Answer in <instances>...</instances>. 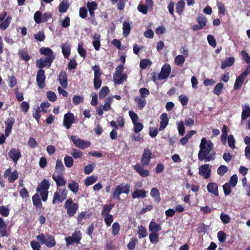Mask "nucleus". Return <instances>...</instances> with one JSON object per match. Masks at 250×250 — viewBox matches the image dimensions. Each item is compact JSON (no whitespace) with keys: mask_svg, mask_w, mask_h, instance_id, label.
Returning a JSON list of instances; mask_svg holds the SVG:
<instances>
[{"mask_svg":"<svg viewBox=\"0 0 250 250\" xmlns=\"http://www.w3.org/2000/svg\"><path fill=\"white\" fill-rule=\"evenodd\" d=\"M200 150L198 154L199 160L205 162H209L215 158V152L213 151V144L210 140L203 138L199 146Z\"/></svg>","mask_w":250,"mask_h":250,"instance_id":"f257e3e1","label":"nucleus"},{"mask_svg":"<svg viewBox=\"0 0 250 250\" xmlns=\"http://www.w3.org/2000/svg\"><path fill=\"white\" fill-rule=\"evenodd\" d=\"M50 184L48 180L44 179L39 185L37 191L39 192L42 197L43 201H46L48 197V189L49 188Z\"/></svg>","mask_w":250,"mask_h":250,"instance_id":"f03ea898","label":"nucleus"},{"mask_svg":"<svg viewBox=\"0 0 250 250\" xmlns=\"http://www.w3.org/2000/svg\"><path fill=\"white\" fill-rule=\"evenodd\" d=\"M36 239L45 245L47 247L52 248L56 245V242L54 237L49 234L42 233L36 236Z\"/></svg>","mask_w":250,"mask_h":250,"instance_id":"7ed1b4c3","label":"nucleus"},{"mask_svg":"<svg viewBox=\"0 0 250 250\" xmlns=\"http://www.w3.org/2000/svg\"><path fill=\"white\" fill-rule=\"evenodd\" d=\"M130 186L128 184H121L119 185H117L113 192V198L120 200V195L122 193L128 194Z\"/></svg>","mask_w":250,"mask_h":250,"instance_id":"20e7f679","label":"nucleus"},{"mask_svg":"<svg viewBox=\"0 0 250 250\" xmlns=\"http://www.w3.org/2000/svg\"><path fill=\"white\" fill-rule=\"evenodd\" d=\"M68 191L65 188H60L56 191L53 196L52 203L55 204L56 202H62L66 198Z\"/></svg>","mask_w":250,"mask_h":250,"instance_id":"39448f33","label":"nucleus"},{"mask_svg":"<svg viewBox=\"0 0 250 250\" xmlns=\"http://www.w3.org/2000/svg\"><path fill=\"white\" fill-rule=\"evenodd\" d=\"M52 17V14L49 12H47L42 15L40 11H37L34 16V19L37 23H41L47 21Z\"/></svg>","mask_w":250,"mask_h":250,"instance_id":"423d86ee","label":"nucleus"},{"mask_svg":"<svg viewBox=\"0 0 250 250\" xmlns=\"http://www.w3.org/2000/svg\"><path fill=\"white\" fill-rule=\"evenodd\" d=\"M92 69L94 72V86L95 89H98L101 87L102 84V73L98 66H93Z\"/></svg>","mask_w":250,"mask_h":250,"instance_id":"0eeeda50","label":"nucleus"},{"mask_svg":"<svg viewBox=\"0 0 250 250\" xmlns=\"http://www.w3.org/2000/svg\"><path fill=\"white\" fill-rule=\"evenodd\" d=\"M64 207L67 209V213L70 216H73L76 212L78 207L76 203H73L72 199H69L65 203Z\"/></svg>","mask_w":250,"mask_h":250,"instance_id":"6e6552de","label":"nucleus"},{"mask_svg":"<svg viewBox=\"0 0 250 250\" xmlns=\"http://www.w3.org/2000/svg\"><path fill=\"white\" fill-rule=\"evenodd\" d=\"M82 239V233L80 230H76L72 236L66 237L65 240L67 246L71 245L73 243L78 244Z\"/></svg>","mask_w":250,"mask_h":250,"instance_id":"1a4fd4ad","label":"nucleus"},{"mask_svg":"<svg viewBox=\"0 0 250 250\" xmlns=\"http://www.w3.org/2000/svg\"><path fill=\"white\" fill-rule=\"evenodd\" d=\"M71 139L75 146L81 149L86 148L89 147L90 145L89 142L82 140L76 136H72L71 137Z\"/></svg>","mask_w":250,"mask_h":250,"instance_id":"9d476101","label":"nucleus"},{"mask_svg":"<svg viewBox=\"0 0 250 250\" xmlns=\"http://www.w3.org/2000/svg\"><path fill=\"white\" fill-rule=\"evenodd\" d=\"M249 73H250V65L247 68L243 73L237 78L234 84V89H238L241 87L244 80Z\"/></svg>","mask_w":250,"mask_h":250,"instance_id":"9b49d317","label":"nucleus"},{"mask_svg":"<svg viewBox=\"0 0 250 250\" xmlns=\"http://www.w3.org/2000/svg\"><path fill=\"white\" fill-rule=\"evenodd\" d=\"M171 72V66L169 64L165 63L161 68L157 77L158 80H162L167 79Z\"/></svg>","mask_w":250,"mask_h":250,"instance_id":"f8f14e48","label":"nucleus"},{"mask_svg":"<svg viewBox=\"0 0 250 250\" xmlns=\"http://www.w3.org/2000/svg\"><path fill=\"white\" fill-rule=\"evenodd\" d=\"M75 120V117L73 113L68 112L63 117V125L66 129H69Z\"/></svg>","mask_w":250,"mask_h":250,"instance_id":"ddd939ff","label":"nucleus"},{"mask_svg":"<svg viewBox=\"0 0 250 250\" xmlns=\"http://www.w3.org/2000/svg\"><path fill=\"white\" fill-rule=\"evenodd\" d=\"M211 169L209 165L205 164L202 165L199 168V174L205 179H208L211 175Z\"/></svg>","mask_w":250,"mask_h":250,"instance_id":"4468645a","label":"nucleus"},{"mask_svg":"<svg viewBox=\"0 0 250 250\" xmlns=\"http://www.w3.org/2000/svg\"><path fill=\"white\" fill-rule=\"evenodd\" d=\"M45 76L44 70H39L37 74L36 81L38 86L41 89L43 88L45 86Z\"/></svg>","mask_w":250,"mask_h":250,"instance_id":"2eb2a0df","label":"nucleus"},{"mask_svg":"<svg viewBox=\"0 0 250 250\" xmlns=\"http://www.w3.org/2000/svg\"><path fill=\"white\" fill-rule=\"evenodd\" d=\"M151 155L152 153L149 149H145L144 150L141 159V163L143 166L147 165L149 163Z\"/></svg>","mask_w":250,"mask_h":250,"instance_id":"dca6fc26","label":"nucleus"},{"mask_svg":"<svg viewBox=\"0 0 250 250\" xmlns=\"http://www.w3.org/2000/svg\"><path fill=\"white\" fill-rule=\"evenodd\" d=\"M8 155L12 161L16 163H17L18 161L21 157V155L20 151L18 149L14 148L10 149L9 151Z\"/></svg>","mask_w":250,"mask_h":250,"instance_id":"f3484780","label":"nucleus"},{"mask_svg":"<svg viewBox=\"0 0 250 250\" xmlns=\"http://www.w3.org/2000/svg\"><path fill=\"white\" fill-rule=\"evenodd\" d=\"M52 178L56 182V185L58 187L64 186L66 184V180L62 174L54 173Z\"/></svg>","mask_w":250,"mask_h":250,"instance_id":"a211bd4d","label":"nucleus"},{"mask_svg":"<svg viewBox=\"0 0 250 250\" xmlns=\"http://www.w3.org/2000/svg\"><path fill=\"white\" fill-rule=\"evenodd\" d=\"M40 52L42 54L45 56V58L50 59L53 61L55 59V56L53 54V52L51 49L48 47H42L40 49Z\"/></svg>","mask_w":250,"mask_h":250,"instance_id":"6ab92c4d","label":"nucleus"},{"mask_svg":"<svg viewBox=\"0 0 250 250\" xmlns=\"http://www.w3.org/2000/svg\"><path fill=\"white\" fill-rule=\"evenodd\" d=\"M207 188L208 192L216 196H218V186L216 183L213 182L209 183L207 186Z\"/></svg>","mask_w":250,"mask_h":250,"instance_id":"aec40b11","label":"nucleus"},{"mask_svg":"<svg viewBox=\"0 0 250 250\" xmlns=\"http://www.w3.org/2000/svg\"><path fill=\"white\" fill-rule=\"evenodd\" d=\"M14 122L15 119L13 117H10L5 121L6 127L5 128V134L6 137H8L10 134L12 125Z\"/></svg>","mask_w":250,"mask_h":250,"instance_id":"412c9836","label":"nucleus"},{"mask_svg":"<svg viewBox=\"0 0 250 250\" xmlns=\"http://www.w3.org/2000/svg\"><path fill=\"white\" fill-rule=\"evenodd\" d=\"M134 169L143 177H146L149 175V172L147 170L144 169L143 167L137 164L133 167Z\"/></svg>","mask_w":250,"mask_h":250,"instance_id":"4be33fe9","label":"nucleus"},{"mask_svg":"<svg viewBox=\"0 0 250 250\" xmlns=\"http://www.w3.org/2000/svg\"><path fill=\"white\" fill-rule=\"evenodd\" d=\"M62 53L65 58H68L70 54L71 46L68 42L61 45Z\"/></svg>","mask_w":250,"mask_h":250,"instance_id":"5701e85b","label":"nucleus"},{"mask_svg":"<svg viewBox=\"0 0 250 250\" xmlns=\"http://www.w3.org/2000/svg\"><path fill=\"white\" fill-rule=\"evenodd\" d=\"M59 81L62 87L66 88L67 86V78L66 74L64 71H62L59 74Z\"/></svg>","mask_w":250,"mask_h":250,"instance_id":"b1692460","label":"nucleus"},{"mask_svg":"<svg viewBox=\"0 0 250 250\" xmlns=\"http://www.w3.org/2000/svg\"><path fill=\"white\" fill-rule=\"evenodd\" d=\"M89 14L91 17L94 16V11L97 9L98 7L97 3L95 1L88 2L86 4Z\"/></svg>","mask_w":250,"mask_h":250,"instance_id":"393cba45","label":"nucleus"},{"mask_svg":"<svg viewBox=\"0 0 250 250\" xmlns=\"http://www.w3.org/2000/svg\"><path fill=\"white\" fill-rule=\"evenodd\" d=\"M250 116V107L248 104H245L242 107V120H246Z\"/></svg>","mask_w":250,"mask_h":250,"instance_id":"a878e982","label":"nucleus"},{"mask_svg":"<svg viewBox=\"0 0 250 250\" xmlns=\"http://www.w3.org/2000/svg\"><path fill=\"white\" fill-rule=\"evenodd\" d=\"M134 101L140 109H143L146 104V100L140 96H136L134 98Z\"/></svg>","mask_w":250,"mask_h":250,"instance_id":"bb28decb","label":"nucleus"},{"mask_svg":"<svg viewBox=\"0 0 250 250\" xmlns=\"http://www.w3.org/2000/svg\"><path fill=\"white\" fill-rule=\"evenodd\" d=\"M68 187L74 194H76L80 188L78 183L74 180H71L70 181V182L68 184Z\"/></svg>","mask_w":250,"mask_h":250,"instance_id":"cd10ccee","label":"nucleus"},{"mask_svg":"<svg viewBox=\"0 0 250 250\" xmlns=\"http://www.w3.org/2000/svg\"><path fill=\"white\" fill-rule=\"evenodd\" d=\"M52 61V60L45 58L44 59H40L37 61V65L39 68H42L45 67L48 64L50 65Z\"/></svg>","mask_w":250,"mask_h":250,"instance_id":"c85d7f7f","label":"nucleus"},{"mask_svg":"<svg viewBox=\"0 0 250 250\" xmlns=\"http://www.w3.org/2000/svg\"><path fill=\"white\" fill-rule=\"evenodd\" d=\"M69 3L67 0H62L59 6V11L61 13L66 12L69 8Z\"/></svg>","mask_w":250,"mask_h":250,"instance_id":"c756f323","label":"nucleus"},{"mask_svg":"<svg viewBox=\"0 0 250 250\" xmlns=\"http://www.w3.org/2000/svg\"><path fill=\"white\" fill-rule=\"evenodd\" d=\"M150 195L154 198L156 202L159 203L161 200L160 192L158 189L155 188L151 189L150 193Z\"/></svg>","mask_w":250,"mask_h":250,"instance_id":"7c9ffc66","label":"nucleus"},{"mask_svg":"<svg viewBox=\"0 0 250 250\" xmlns=\"http://www.w3.org/2000/svg\"><path fill=\"white\" fill-rule=\"evenodd\" d=\"M132 198H145L146 196V192L145 190L143 189H136L132 193Z\"/></svg>","mask_w":250,"mask_h":250,"instance_id":"2f4dec72","label":"nucleus"},{"mask_svg":"<svg viewBox=\"0 0 250 250\" xmlns=\"http://www.w3.org/2000/svg\"><path fill=\"white\" fill-rule=\"evenodd\" d=\"M64 170V167L61 160L58 159L56 161L55 167V172L54 173L61 174Z\"/></svg>","mask_w":250,"mask_h":250,"instance_id":"473e14b6","label":"nucleus"},{"mask_svg":"<svg viewBox=\"0 0 250 250\" xmlns=\"http://www.w3.org/2000/svg\"><path fill=\"white\" fill-rule=\"evenodd\" d=\"M234 62V59L233 57H230L229 58H228L222 62V63L221 65V67L222 69H224L227 67L231 66Z\"/></svg>","mask_w":250,"mask_h":250,"instance_id":"72a5a7b5","label":"nucleus"},{"mask_svg":"<svg viewBox=\"0 0 250 250\" xmlns=\"http://www.w3.org/2000/svg\"><path fill=\"white\" fill-rule=\"evenodd\" d=\"M131 29V25L130 24L126 21H124L123 22V35L124 37H127Z\"/></svg>","mask_w":250,"mask_h":250,"instance_id":"f704fd0d","label":"nucleus"},{"mask_svg":"<svg viewBox=\"0 0 250 250\" xmlns=\"http://www.w3.org/2000/svg\"><path fill=\"white\" fill-rule=\"evenodd\" d=\"M32 201L33 205L38 208L42 207V204L41 202L39 195L38 193L35 194L32 197Z\"/></svg>","mask_w":250,"mask_h":250,"instance_id":"c9c22d12","label":"nucleus"},{"mask_svg":"<svg viewBox=\"0 0 250 250\" xmlns=\"http://www.w3.org/2000/svg\"><path fill=\"white\" fill-rule=\"evenodd\" d=\"M149 230L152 232H156L161 229L160 225L156 224L155 222L151 221L149 225Z\"/></svg>","mask_w":250,"mask_h":250,"instance_id":"e433bc0d","label":"nucleus"},{"mask_svg":"<svg viewBox=\"0 0 250 250\" xmlns=\"http://www.w3.org/2000/svg\"><path fill=\"white\" fill-rule=\"evenodd\" d=\"M113 101V97H108L105 100L104 104L102 106L105 111H109L111 109V104Z\"/></svg>","mask_w":250,"mask_h":250,"instance_id":"4c0bfd02","label":"nucleus"},{"mask_svg":"<svg viewBox=\"0 0 250 250\" xmlns=\"http://www.w3.org/2000/svg\"><path fill=\"white\" fill-rule=\"evenodd\" d=\"M98 180L97 177L92 175L86 178L84 180V184L86 186H89L94 183H95Z\"/></svg>","mask_w":250,"mask_h":250,"instance_id":"58836bf2","label":"nucleus"},{"mask_svg":"<svg viewBox=\"0 0 250 250\" xmlns=\"http://www.w3.org/2000/svg\"><path fill=\"white\" fill-rule=\"evenodd\" d=\"M125 79V76L123 75H114L113 81L116 84L122 83Z\"/></svg>","mask_w":250,"mask_h":250,"instance_id":"ea45409f","label":"nucleus"},{"mask_svg":"<svg viewBox=\"0 0 250 250\" xmlns=\"http://www.w3.org/2000/svg\"><path fill=\"white\" fill-rule=\"evenodd\" d=\"M11 20V17H7L3 21L0 23V28L3 30H5L9 25Z\"/></svg>","mask_w":250,"mask_h":250,"instance_id":"a19ab883","label":"nucleus"},{"mask_svg":"<svg viewBox=\"0 0 250 250\" xmlns=\"http://www.w3.org/2000/svg\"><path fill=\"white\" fill-rule=\"evenodd\" d=\"M185 61V57L182 55H177L174 59L175 63L178 66H182Z\"/></svg>","mask_w":250,"mask_h":250,"instance_id":"79ce46f5","label":"nucleus"},{"mask_svg":"<svg viewBox=\"0 0 250 250\" xmlns=\"http://www.w3.org/2000/svg\"><path fill=\"white\" fill-rule=\"evenodd\" d=\"M78 52L81 57L85 58L86 55V51L83 47L82 42H79L77 48Z\"/></svg>","mask_w":250,"mask_h":250,"instance_id":"37998d69","label":"nucleus"},{"mask_svg":"<svg viewBox=\"0 0 250 250\" xmlns=\"http://www.w3.org/2000/svg\"><path fill=\"white\" fill-rule=\"evenodd\" d=\"M40 107L39 105H37L34 107L33 116L36 120L38 123L39 122L40 119L41 117L40 114Z\"/></svg>","mask_w":250,"mask_h":250,"instance_id":"c03bdc74","label":"nucleus"},{"mask_svg":"<svg viewBox=\"0 0 250 250\" xmlns=\"http://www.w3.org/2000/svg\"><path fill=\"white\" fill-rule=\"evenodd\" d=\"M223 87V83H218L214 87L213 93L217 96L219 95L221 93Z\"/></svg>","mask_w":250,"mask_h":250,"instance_id":"a18cd8bd","label":"nucleus"},{"mask_svg":"<svg viewBox=\"0 0 250 250\" xmlns=\"http://www.w3.org/2000/svg\"><path fill=\"white\" fill-rule=\"evenodd\" d=\"M64 162L65 166L68 168L72 167L74 163V161L72 157L69 156H66L64 158Z\"/></svg>","mask_w":250,"mask_h":250,"instance_id":"49530a36","label":"nucleus"},{"mask_svg":"<svg viewBox=\"0 0 250 250\" xmlns=\"http://www.w3.org/2000/svg\"><path fill=\"white\" fill-rule=\"evenodd\" d=\"M185 6V2L183 0L179 1L176 5V12L179 14L181 15L183 11V9Z\"/></svg>","mask_w":250,"mask_h":250,"instance_id":"de8ad7c7","label":"nucleus"},{"mask_svg":"<svg viewBox=\"0 0 250 250\" xmlns=\"http://www.w3.org/2000/svg\"><path fill=\"white\" fill-rule=\"evenodd\" d=\"M109 90L107 86H104L102 88L100 91L99 92V98L100 99H104L105 97L107 94L109 93Z\"/></svg>","mask_w":250,"mask_h":250,"instance_id":"09e8293b","label":"nucleus"},{"mask_svg":"<svg viewBox=\"0 0 250 250\" xmlns=\"http://www.w3.org/2000/svg\"><path fill=\"white\" fill-rule=\"evenodd\" d=\"M120 229V226L117 222L114 223L112 226V234L114 235L118 234Z\"/></svg>","mask_w":250,"mask_h":250,"instance_id":"8fccbe9b","label":"nucleus"},{"mask_svg":"<svg viewBox=\"0 0 250 250\" xmlns=\"http://www.w3.org/2000/svg\"><path fill=\"white\" fill-rule=\"evenodd\" d=\"M179 133L180 135L183 136L185 133L184 122L179 121L176 123Z\"/></svg>","mask_w":250,"mask_h":250,"instance_id":"3c124183","label":"nucleus"},{"mask_svg":"<svg viewBox=\"0 0 250 250\" xmlns=\"http://www.w3.org/2000/svg\"><path fill=\"white\" fill-rule=\"evenodd\" d=\"M113 207V205H111L110 206L107 205H104L103 208V210L102 211L101 214L103 216L109 215V213L111 211Z\"/></svg>","mask_w":250,"mask_h":250,"instance_id":"603ef678","label":"nucleus"},{"mask_svg":"<svg viewBox=\"0 0 250 250\" xmlns=\"http://www.w3.org/2000/svg\"><path fill=\"white\" fill-rule=\"evenodd\" d=\"M228 171V168L227 166L221 165L217 170V173L220 176H223Z\"/></svg>","mask_w":250,"mask_h":250,"instance_id":"864d4df0","label":"nucleus"},{"mask_svg":"<svg viewBox=\"0 0 250 250\" xmlns=\"http://www.w3.org/2000/svg\"><path fill=\"white\" fill-rule=\"evenodd\" d=\"M220 219L224 224H229L230 221V218L229 215L224 213L221 214Z\"/></svg>","mask_w":250,"mask_h":250,"instance_id":"5fc2aeb1","label":"nucleus"},{"mask_svg":"<svg viewBox=\"0 0 250 250\" xmlns=\"http://www.w3.org/2000/svg\"><path fill=\"white\" fill-rule=\"evenodd\" d=\"M133 125H134V131L136 134L138 133L143 129L144 125L141 123L137 122L133 124Z\"/></svg>","mask_w":250,"mask_h":250,"instance_id":"6e6d98bb","label":"nucleus"},{"mask_svg":"<svg viewBox=\"0 0 250 250\" xmlns=\"http://www.w3.org/2000/svg\"><path fill=\"white\" fill-rule=\"evenodd\" d=\"M139 93L141 97L146 99V98L149 95L150 92L149 90L146 88H141L139 89Z\"/></svg>","mask_w":250,"mask_h":250,"instance_id":"4d7b16f0","label":"nucleus"},{"mask_svg":"<svg viewBox=\"0 0 250 250\" xmlns=\"http://www.w3.org/2000/svg\"><path fill=\"white\" fill-rule=\"evenodd\" d=\"M137 242L138 239L136 238H132L129 243L127 244L128 249L129 250H133Z\"/></svg>","mask_w":250,"mask_h":250,"instance_id":"13d9d810","label":"nucleus"},{"mask_svg":"<svg viewBox=\"0 0 250 250\" xmlns=\"http://www.w3.org/2000/svg\"><path fill=\"white\" fill-rule=\"evenodd\" d=\"M82 154L83 152L82 151L75 148H73L72 150V152H71V155L75 159L81 158L82 156Z\"/></svg>","mask_w":250,"mask_h":250,"instance_id":"bf43d9fd","label":"nucleus"},{"mask_svg":"<svg viewBox=\"0 0 250 250\" xmlns=\"http://www.w3.org/2000/svg\"><path fill=\"white\" fill-rule=\"evenodd\" d=\"M89 216L90 215L87 212H82L78 216V222L81 223L83 219H88Z\"/></svg>","mask_w":250,"mask_h":250,"instance_id":"052dcab7","label":"nucleus"},{"mask_svg":"<svg viewBox=\"0 0 250 250\" xmlns=\"http://www.w3.org/2000/svg\"><path fill=\"white\" fill-rule=\"evenodd\" d=\"M149 239L151 243L156 244L158 242L159 236L156 232H151L149 234Z\"/></svg>","mask_w":250,"mask_h":250,"instance_id":"680f3d73","label":"nucleus"},{"mask_svg":"<svg viewBox=\"0 0 250 250\" xmlns=\"http://www.w3.org/2000/svg\"><path fill=\"white\" fill-rule=\"evenodd\" d=\"M197 21L198 24L202 27L205 26L207 23V19L205 17L200 16L197 18Z\"/></svg>","mask_w":250,"mask_h":250,"instance_id":"e2e57ef3","label":"nucleus"},{"mask_svg":"<svg viewBox=\"0 0 250 250\" xmlns=\"http://www.w3.org/2000/svg\"><path fill=\"white\" fill-rule=\"evenodd\" d=\"M228 142L230 147L234 148L235 147V140L232 135H229L228 137Z\"/></svg>","mask_w":250,"mask_h":250,"instance_id":"0e129e2a","label":"nucleus"},{"mask_svg":"<svg viewBox=\"0 0 250 250\" xmlns=\"http://www.w3.org/2000/svg\"><path fill=\"white\" fill-rule=\"evenodd\" d=\"M19 177V174L17 171H14L10 174L8 178V181L10 183H13Z\"/></svg>","mask_w":250,"mask_h":250,"instance_id":"69168bd1","label":"nucleus"},{"mask_svg":"<svg viewBox=\"0 0 250 250\" xmlns=\"http://www.w3.org/2000/svg\"><path fill=\"white\" fill-rule=\"evenodd\" d=\"M178 99L182 105H186L188 104V99L187 96L181 95L179 96Z\"/></svg>","mask_w":250,"mask_h":250,"instance_id":"338daca9","label":"nucleus"},{"mask_svg":"<svg viewBox=\"0 0 250 250\" xmlns=\"http://www.w3.org/2000/svg\"><path fill=\"white\" fill-rule=\"evenodd\" d=\"M34 37L37 41L42 42L45 39V35L43 32L40 31L34 34Z\"/></svg>","mask_w":250,"mask_h":250,"instance_id":"774afa93","label":"nucleus"}]
</instances>
